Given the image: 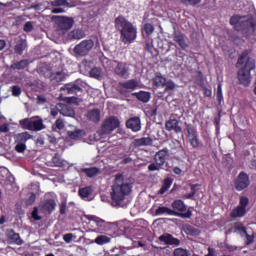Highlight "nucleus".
I'll return each instance as SVG.
<instances>
[{
  "mask_svg": "<svg viewBox=\"0 0 256 256\" xmlns=\"http://www.w3.org/2000/svg\"><path fill=\"white\" fill-rule=\"evenodd\" d=\"M25 49H27V40L20 38L14 46V53L16 55H23Z\"/></svg>",
  "mask_w": 256,
  "mask_h": 256,
  "instance_id": "a878e982",
  "label": "nucleus"
},
{
  "mask_svg": "<svg viewBox=\"0 0 256 256\" xmlns=\"http://www.w3.org/2000/svg\"><path fill=\"white\" fill-rule=\"evenodd\" d=\"M58 109L64 117H74L75 115V110H73L69 105L58 103Z\"/></svg>",
  "mask_w": 256,
  "mask_h": 256,
  "instance_id": "5701e85b",
  "label": "nucleus"
},
{
  "mask_svg": "<svg viewBox=\"0 0 256 256\" xmlns=\"http://www.w3.org/2000/svg\"><path fill=\"white\" fill-rule=\"evenodd\" d=\"M131 189H133V186L129 181L125 180L123 174L116 175L110 193L113 203L121 205L125 201V197L131 193Z\"/></svg>",
  "mask_w": 256,
  "mask_h": 256,
  "instance_id": "7ed1b4c3",
  "label": "nucleus"
},
{
  "mask_svg": "<svg viewBox=\"0 0 256 256\" xmlns=\"http://www.w3.org/2000/svg\"><path fill=\"white\" fill-rule=\"evenodd\" d=\"M247 214V210L242 208L241 206H237L230 212L231 219H237L239 217H245Z\"/></svg>",
  "mask_w": 256,
  "mask_h": 256,
  "instance_id": "7c9ffc66",
  "label": "nucleus"
},
{
  "mask_svg": "<svg viewBox=\"0 0 256 256\" xmlns=\"http://www.w3.org/2000/svg\"><path fill=\"white\" fill-rule=\"evenodd\" d=\"M86 219L88 221H93L96 226L98 227V229H100V231H105V229H107V222H105V220L95 216V215H88L86 216Z\"/></svg>",
  "mask_w": 256,
  "mask_h": 256,
  "instance_id": "4be33fe9",
  "label": "nucleus"
},
{
  "mask_svg": "<svg viewBox=\"0 0 256 256\" xmlns=\"http://www.w3.org/2000/svg\"><path fill=\"white\" fill-rule=\"evenodd\" d=\"M197 187H199V184H191L190 185L191 193H194V195L197 194Z\"/></svg>",
  "mask_w": 256,
  "mask_h": 256,
  "instance_id": "0e129e2a",
  "label": "nucleus"
},
{
  "mask_svg": "<svg viewBox=\"0 0 256 256\" xmlns=\"http://www.w3.org/2000/svg\"><path fill=\"white\" fill-rule=\"evenodd\" d=\"M94 243H96V245H107V243H111V238L105 235H100L95 238Z\"/></svg>",
  "mask_w": 256,
  "mask_h": 256,
  "instance_id": "58836bf2",
  "label": "nucleus"
},
{
  "mask_svg": "<svg viewBox=\"0 0 256 256\" xmlns=\"http://www.w3.org/2000/svg\"><path fill=\"white\" fill-rule=\"evenodd\" d=\"M81 133H83L82 130L68 131V137L74 140L81 139Z\"/></svg>",
  "mask_w": 256,
  "mask_h": 256,
  "instance_id": "79ce46f5",
  "label": "nucleus"
},
{
  "mask_svg": "<svg viewBox=\"0 0 256 256\" xmlns=\"http://www.w3.org/2000/svg\"><path fill=\"white\" fill-rule=\"evenodd\" d=\"M59 113V104H56V107L51 109L50 115H52V117H57Z\"/></svg>",
  "mask_w": 256,
  "mask_h": 256,
  "instance_id": "bf43d9fd",
  "label": "nucleus"
},
{
  "mask_svg": "<svg viewBox=\"0 0 256 256\" xmlns=\"http://www.w3.org/2000/svg\"><path fill=\"white\" fill-rule=\"evenodd\" d=\"M166 131H174V133H183V127L179 125V120L176 118H169L168 121L165 122Z\"/></svg>",
  "mask_w": 256,
  "mask_h": 256,
  "instance_id": "2eb2a0df",
  "label": "nucleus"
},
{
  "mask_svg": "<svg viewBox=\"0 0 256 256\" xmlns=\"http://www.w3.org/2000/svg\"><path fill=\"white\" fill-rule=\"evenodd\" d=\"M251 50H244L238 57L236 67L239 68L241 65H244L238 70V81L240 85L244 87H249L251 85V72L255 71V59L249 57Z\"/></svg>",
  "mask_w": 256,
  "mask_h": 256,
  "instance_id": "f257e3e1",
  "label": "nucleus"
},
{
  "mask_svg": "<svg viewBox=\"0 0 256 256\" xmlns=\"http://www.w3.org/2000/svg\"><path fill=\"white\" fill-rule=\"evenodd\" d=\"M135 147H145L153 145V139L151 137H142L134 140Z\"/></svg>",
  "mask_w": 256,
  "mask_h": 256,
  "instance_id": "c756f323",
  "label": "nucleus"
},
{
  "mask_svg": "<svg viewBox=\"0 0 256 256\" xmlns=\"http://www.w3.org/2000/svg\"><path fill=\"white\" fill-rule=\"evenodd\" d=\"M21 87L19 85H15L12 87V95L13 97H19L21 95Z\"/></svg>",
  "mask_w": 256,
  "mask_h": 256,
  "instance_id": "3c124183",
  "label": "nucleus"
},
{
  "mask_svg": "<svg viewBox=\"0 0 256 256\" xmlns=\"http://www.w3.org/2000/svg\"><path fill=\"white\" fill-rule=\"evenodd\" d=\"M172 211H175L174 217H181L182 219H191L193 217V212L187 210V205L183 200H174L171 204Z\"/></svg>",
  "mask_w": 256,
  "mask_h": 256,
  "instance_id": "39448f33",
  "label": "nucleus"
},
{
  "mask_svg": "<svg viewBox=\"0 0 256 256\" xmlns=\"http://www.w3.org/2000/svg\"><path fill=\"white\" fill-rule=\"evenodd\" d=\"M247 205H249V198L246 196L240 197L238 207H241L242 209H245V211H247Z\"/></svg>",
  "mask_w": 256,
  "mask_h": 256,
  "instance_id": "a18cd8bd",
  "label": "nucleus"
},
{
  "mask_svg": "<svg viewBox=\"0 0 256 256\" xmlns=\"http://www.w3.org/2000/svg\"><path fill=\"white\" fill-rule=\"evenodd\" d=\"M16 146H15V151L17 153H25L26 149H27V145L20 143V142H16Z\"/></svg>",
  "mask_w": 256,
  "mask_h": 256,
  "instance_id": "de8ad7c7",
  "label": "nucleus"
},
{
  "mask_svg": "<svg viewBox=\"0 0 256 256\" xmlns=\"http://www.w3.org/2000/svg\"><path fill=\"white\" fill-rule=\"evenodd\" d=\"M184 5H192V7H195V5H199L201 3V0H181Z\"/></svg>",
  "mask_w": 256,
  "mask_h": 256,
  "instance_id": "6e6d98bb",
  "label": "nucleus"
},
{
  "mask_svg": "<svg viewBox=\"0 0 256 256\" xmlns=\"http://www.w3.org/2000/svg\"><path fill=\"white\" fill-rule=\"evenodd\" d=\"M165 91H173L175 89V82L173 80H166Z\"/></svg>",
  "mask_w": 256,
  "mask_h": 256,
  "instance_id": "8fccbe9b",
  "label": "nucleus"
},
{
  "mask_svg": "<svg viewBox=\"0 0 256 256\" xmlns=\"http://www.w3.org/2000/svg\"><path fill=\"white\" fill-rule=\"evenodd\" d=\"M204 95L205 97H211V95H213V92L211 91V89L205 88Z\"/></svg>",
  "mask_w": 256,
  "mask_h": 256,
  "instance_id": "338daca9",
  "label": "nucleus"
},
{
  "mask_svg": "<svg viewBox=\"0 0 256 256\" xmlns=\"http://www.w3.org/2000/svg\"><path fill=\"white\" fill-rule=\"evenodd\" d=\"M60 207V215H66L67 214V201H62L59 205Z\"/></svg>",
  "mask_w": 256,
  "mask_h": 256,
  "instance_id": "864d4df0",
  "label": "nucleus"
},
{
  "mask_svg": "<svg viewBox=\"0 0 256 256\" xmlns=\"http://www.w3.org/2000/svg\"><path fill=\"white\" fill-rule=\"evenodd\" d=\"M186 131L188 133V143H190L192 149H199V147H201V141L199 140V132H197V128L191 124H188L186 126Z\"/></svg>",
  "mask_w": 256,
  "mask_h": 256,
  "instance_id": "6e6552de",
  "label": "nucleus"
},
{
  "mask_svg": "<svg viewBox=\"0 0 256 256\" xmlns=\"http://www.w3.org/2000/svg\"><path fill=\"white\" fill-rule=\"evenodd\" d=\"M61 91H66L67 95H77V93L83 91V86L76 81L72 84H65V86L61 88Z\"/></svg>",
  "mask_w": 256,
  "mask_h": 256,
  "instance_id": "dca6fc26",
  "label": "nucleus"
},
{
  "mask_svg": "<svg viewBox=\"0 0 256 256\" xmlns=\"http://www.w3.org/2000/svg\"><path fill=\"white\" fill-rule=\"evenodd\" d=\"M90 76H92L94 79H99V77H101V68H92L90 70Z\"/></svg>",
  "mask_w": 256,
  "mask_h": 256,
  "instance_id": "49530a36",
  "label": "nucleus"
},
{
  "mask_svg": "<svg viewBox=\"0 0 256 256\" xmlns=\"http://www.w3.org/2000/svg\"><path fill=\"white\" fill-rule=\"evenodd\" d=\"M173 41H175V43H177L181 49H187L189 47L185 41V34L181 31L174 30Z\"/></svg>",
  "mask_w": 256,
  "mask_h": 256,
  "instance_id": "6ab92c4d",
  "label": "nucleus"
},
{
  "mask_svg": "<svg viewBox=\"0 0 256 256\" xmlns=\"http://www.w3.org/2000/svg\"><path fill=\"white\" fill-rule=\"evenodd\" d=\"M0 133H9V124H3L0 126Z\"/></svg>",
  "mask_w": 256,
  "mask_h": 256,
  "instance_id": "680f3d73",
  "label": "nucleus"
},
{
  "mask_svg": "<svg viewBox=\"0 0 256 256\" xmlns=\"http://www.w3.org/2000/svg\"><path fill=\"white\" fill-rule=\"evenodd\" d=\"M32 219H34V221H41V216H39V208L34 207L32 211Z\"/></svg>",
  "mask_w": 256,
  "mask_h": 256,
  "instance_id": "5fc2aeb1",
  "label": "nucleus"
},
{
  "mask_svg": "<svg viewBox=\"0 0 256 256\" xmlns=\"http://www.w3.org/2000/svg\"><path fill=\"white\" fill-rule=\"evenodd\" d=\"M127 129H131L134 133L137 131H141V118L139 117H132L126 121Z\"/></svg>",
  "mask_w": 256,
  "mask_h": 256,
  "instance_id": "a211bd4d",
  "label": "nucleus"
},
{
  "mask_svg": "<svg viewBox=\"0 0 256 256\" xmlns=\"http://www.w3.org/2000/svg\"><path fill=\"white\" fill-rule=\"evenodd\" d=\"M86 117L93 123H99V121H101V110H99V108L89 110L86 114Z\"/></svg>",
  "mask_w": 256,
  "mask_h": 256,
  "instance_id": "412c9836",
  "label": "nucleus"
},
{
  "mask_svg": "<svg viewBox=\"0 0 256 256\" xmlns=\"http://www.w3.org/2000/svg\"><path fill=\"white\" fill-rule=\"evenodd\" d=\"M152 81L154 87H157V89H159L160 87H165V85L167 84V78L161 75H156Z\"/></svg>",
  "mask_w": 256,
  "mask_h": 256,
  "instance_id": "72a5a7b5",
  "label": "nucleus"
},
{
  "mask_svg": "<svg viewBox=\"0 0 256 256\" xmlns=\"http://www.w3.org/2000/svg\"><path fill=\"white\" fill-rule=\"evenodd\" d=\"M173 173L175 175H181V173H183V170H181V168L176 166V167L173 168Z\"/></svg>",
  "mask_w": 256,
  "mask_h": 256,
  "instance_id": "69168bd1",
  "label": "nucleus"
},
{
  "mask_svg": "<svg viewBox=\"0 0 256 256\" xmlns=\"http://www.w3.org/2000/svg\"><path fill=\"white\" fill-rule=\"evenodd\" d=\"M7 243L9 245H23L25 241L21 239V235L15 232L13 229H9L6 231Z\"/></svg>",
  "mask_w": 256,
  "mask_h": 256,
  "instance_id": "ddd939ff",
  "label": "nucleus"
},
{
  "mask_svg": "<svg viewBox=\"0 0 256 256\" xmlns=\"http://www.w3.org/2000/svg\"><path fill=\"white\" fill-rule=\"evenodd\" d=\"M99 168L97 167H91V168H82L81 172L85 173L86 177H95V175H98L99 173Z\"/></svg>",
  "mask_w": 256,
  "mask_h": 256,
  "instance_id": "e433bc0d",
  "label": "nucleus"
},
{
  "mask_svg": "<svg viewBox=\"0 0 256 256\" xmlns=\"http://www.w3.org/2000/svg\"><path fill=\"white\" fill-rule=\"evenodd\" d=\"M216 97H217L218 105H221V103H223V86L221 85V83H219L217 86Z\"/></svg>",
  "mask_w": 256,
  "mask_h": 256,
  "instance_id": "a19ab883",
  "label": "nucleus"
},
{
  "mask_svg": "<svg viewBox=\"0 0 256 256\" xmlns=\"http://www.w3.org/2000/svg\"><path fill=\"white\" fill-rule=\"evenodd\" d=\"M118 87L120 88V91L123 92L125 89L126 91H135L137 87H139V82L135 79H130L128 81L119 82Z\"/></svg>",
  "mask_w": 256,
  "mask_h": 256,
  "instance_id": "f3484780",
  "label": "nucleus"
},
{
  "mask_svg": "<svg viewBox=\"0 0 256 256\" xmlns=\"http://www.w3.org/2000/svg\"><path fill=\"white\" fill-rule=\"evenodd\" d=\"M93 47H95V42L93 40H82L74 47L73 52L76 57H87L93 50Z\"/></svg>",
  "mask_w": 256,
  "mask_h": 256,
  "instance_id": "423d86ee",
  "label": "nucleus"
},
{
  "mask_svg": "<svg viewBox=\"0 0 256 256\" xmlns=\"http://www.w3.org/2000/svg\"><path fill=\"white\" fill-rule=\"evenodd\" d=\"M138 101H141L142 103H149L151 101V93L140 91L133 94Z\"/></svg>",
  "mask_w": 256,
  "mask_h": 256,
  "instance_id": "c85d7f7f",
  "label": "nucleus"
},
{
  "mask_svg": "<svg viewBox=\"0 0 256 256\" xmlns=\"http://www.w3.org/2000/svg\"><path fill=\"white\" fill-rule=\"evenodd\" d=\"M52 13H65V9H63V8H54V9H52Z\"/></svg>",
  "mask_w": 256,
  "mask_h": 256,
  "instance_id": "774afa93",
  "label": "nucleus"
},
{
  "mask_svg": "<svg viewBox=\"0 0 256 256\" xmlns=\"http://www.w3.org/2000/svg\"><path fill=\"white\" fill-rule=\"evenodd\" d=\"M27 67H29V61L27 59H22L10 65L12 71H23V69H27Z\"/></svg>",
  "mask_w": 256,
  "mask_h": 256,
  "instance_id": "393cba45",
  "label": "nucleus"
},
{
  "mask_svg": "<svg viewBox=\"0 0 256 256\" xmlns=\"http://www.w3.org/2000/svg\"><path fill=\"white\" fill-rule=\"evenodd\" d=\"M65 243H71L73 241V234L68 233L63 236Z\"/></svg>",
  "mask_w": 256,
  "mask_h": 256,
  "instance_id": "052dcab7",
  "label": "nucleus"
},
{
  "mask_svg": "<svg viewBox=\"0 0 256 256\" xmlns=\"http://www.w3.org/2000/svg\"><path fill=\"white\" fill-rule=\"evenodd\" d=\"M114 27L120 33V41L124 45L131 44L137 39V27L133 25L125 16L119 15L114 20Z\"/></svg>",
  "mask_w": 256,
  "mask_h": 256,
  "instance_id": "f03ea898",
  "label": "nucleus"
},
{
  "mask_svg": "<svg viewBox=\"0 0 256 256\" xmlns=\"http://www.w3.org/2000/svg\"><path fill=\"white\" fill-rule=\"evenodd\" d=\"M83 37H85V34L82 30L79 29L73 30L68 34V39H70V41H75L76 39H83Z\"/></svg>",
  "mask_w": 256,
  "mask_h": 256,
  "instance_id": "c9c22d12",
  "label": "nucleus"
},
{
  "mask_svg": "<svg viewBox=\"0 0 256 256\" xmlns=\"http://www.w3.org/2000/svg\"><path fill=\"white\" fill-rule=\"evenodd\" d=\"M33 136L29 132H21L14 135L15 143H23L26 144L29 139H32Z\"/></svg>",
  "mask_w": 256,
  "mask_h": 256,
  "instance_id": "bb28decb",
  "label": "nucleus"
},
{
  "mask_svg": "<svg viewBox=\"0 0 256 256\" xmlns=\"http://www.w3.org/2000/svg\"><path fill=\"white\" fill-rule=\"evenodd\" d=\"M249 175L245 172H240L236 180L234 181L236 191H243V189H247L250 185Z\"/></svg>",
  "mask_w": 256,
  "mask_h": 256,
  "instance_id": "9b49d317",
  "label": "nucleus"
},
{
  "mask_svg": "<svg viewBox=\"0 0 256 256\" xmlns=\"http://www.w3.org/2000/svg\"><path fill=\"white\" fill-rule=\"evenodd\" d=\"M35 199H37V195H35V193H31L29 198L26 200V205H33L35 203Z\"/></svg>",
  "mask_w": 256,
  "mask_h": 256,
  "instance_id": "13d9d810",
  "label": "nucleus"
},
{
  "mask_svg": "<svg viewBox=\"0 0 256 256\" xmlns=\"http://www.w3.org/2000/svg\"><path fill=\"white\" fill-rule=\"evenodd\" d=\"M171 185H173V179H171L169 177L165 178L160 190L158 191V194L165 195V193H167V191H169V189H171Z\"/></svg>",
  "mask_w": 256,
  "mask_h": 256,
  "instance_id": "2f4dec72",
  "label": "nucleus"
},
{
  "mask_svg": "<svg viewBox=\"0 0 256 256\" xmlns=\"http://www.w3.org/2000/svg\"><path fill=\"white\" fill-rule=\"evenodd\" d=\"M78 194H79V197H81V199H83V201H91V199H89V197H91V195H93V187L86 186L84 188H80L78 190Z\"/></svg>",
  "mask_w": 256,
  "mask_h": 256,
  "instance_id": "b1692460",
  "label": "nucleus"
},
{
  "mask_svg": "<svg viewBox=\"0 0 256 256\" xmlns=\"http://www.w3.org/2000/svg\"><path fill=\"white\" fill-rule=\"evenodd\" d=\"M52 7H65L68 5L67 0H54L51 2Z\"/></svg>",
  "mask_w": 256,
  "mask_h": 256,
  "instance_id": "09e8293b",
  "label": "nucleus"
},
{
  "mask_svg": "<svg viewBox=\"0 0 256 256\" xmlns=\"http://www.w3.org/2000/svg\"><path fill=\"white\" fill-rule=\"evenodd\" d=\"M198 79H197V83L198 85H201L203 83V72L198 71Z\"/></svg>",
  "mask_w": 256,
  "mask_h": 256,
  "instance_id": "e2e57ef3",
  "label": "nucleus"
},
{
  "mask_svg": "<svg viewBox=\"0 0 256 256\" xmlns=\"http://www.w3.org/2000/svg\"><path fill=\"white\" fill-rule=\"evenodd\" d=\"M155 213L156 215H170V216L177 215L175 211H172V209L167 206H159L156 209Z\"/></svg>",
  "mask_w": 256,
  "mask_h": 256,
  "instance_id": "473e14b6",
  "label": "nucleus"
},
{
  "mask_svg": "<svg viewBox=\"0 0 256 256\" xmlns=\"http://www.w3.org/2000/svg\"><path fill=\"white\" fill-rule=\"evenodd\" d=\"M42 207L44 211H47L49 215H51V213H53V211H55L57 208V202H55V199H48L45 200Z\"/></svg>",
  "mask_w": 256,
  "mask_h": 256,
  "instance_id": "cd10ccee",
  "label": "nucleus"
},
{
  "mask_svg": "<svg viewBox=\"0 0 256 256\" xmlns=\"http://www.w3.org/2000/svg\"><path fill=\"white\" fill-rule=\"evenodd\" d=\"M48 167H65L66 162L61 158V154L55 153L51 161L47 162Z\"/></svg>",
  "mask_w": 256,
  "mask_h": 256,
  "instance_id": "aec40b11",
  "label": "nucleus"
},
{
  "mask_svg": "<svg viewBox=\"0 0 256 256\" xmlns=\"http://www.w3.org/2000/svg\"><path fill=\"white\" fill-rule=\"evenodd\" d=\"M31 124H32V120H29V118L20 120L21 127L23 129H27L28 131H31Z\"/></svg>",
  "mask_w": 256,
  "mask_h": 256,
  "instance_id": "37998d69",
  "label": "nucleus"
},
{
  "mask_svg": "<svg viewBox=\"0 0 256 256\" xmlns=\"http://www.w3.org/2000/svg\"><path fill=\"white\" fill-rule=\"evenodd\" d=\"M43 129H45L43 119L32 120L30 131H43Z\"/></svg>",
  "mask_w": 256,
  "mask_h": 256,
  "instance_id": "f704fd0d",
  "label": "nucleus"
},
{
  "mask_svg": "<svg viewBox=\"0 0 256 256\" xmlns=\"http://www.w3.org/2000/svg\"><path fill=\"white\" fill-rule=\"evenodd\" d=\"M173 256H191V251L184 249L182 247L175 248L173 251Z\"/></svg>",
  "mask_w": 256,
  "mask_h": 256,
  "instance_id": "ea45409f",
  "label": "nucleus"
},
{
  "mask_svg": "<svg viewBox=\"0 0 256 256\" xmlns=\"http://www.w3.org/2000/svg\"><path fill=\"white\" fill-rule=\"evenodd\" d=\"M51 20L55 23L59 31H69V29H71L75 23L73 18H69L67 16L54 15L51 17Z\"/></svg>",
  "mask_w": 256,
  "mask_h": 256,
  "instance_id": "0eeeda50",
  "label": "nucleus"
},
{
  "mask_svg": "<svg viewBox=\"0 0 256 256\" xmlns=\"http://www.w3.org/2000/svg\"><path fill=\"white\" fill-rule=\"evenodd\" d=\"M52 129L55 131L56 129H58L59 131L65 129V122H63V119L59 118L55 121L54 126L52 127Z\"/></svg>",
  "mask_w": 256,
  "mask_h": 256,
  "instance_id": "c03bdc74",
  "label": "nucleus"
},
{
  "mask_svg": "<svg viewBox=\"0 0 256 256\" xmlns=\"http://www.w3.org/2000/svg\"><path fill=\"white\" fill-rule=\"evenodd\" d=\"M115 63L114 74L117 75V77H121V79H129V75H131L129 72V64L127 62L119 61H115Z\"/></svg>",
  "mask_w": 256,
  "mask_h": 256,
  "instance_id": "9d476101",
  "label": "nucleus"
},
{
  "mask_svg": "<svg viewBox=\"0 0 256 256\" xmlns=\"http://www.w3.org/2000/svg\"><path fill=\"white\" fill-rule=\"evenodd\" d=\"M158 239L165 245H173L174 247H179V245H181V240L175 238L172 234L169 233L162 234Z\"/></svg>",
  "mask_w": 256,
  "mask_h": 256,
  "instance_id": "4468645a",
  "label": "nucleus"
},
{
  "mask_svg": "<svg viewBox=\"0 0 256 256\" xmlns=\"http://www.w3.org/2000/svg\"><path fill=\"white\" fill-rule=\"evenodd\" d=\"M23 31H25V33H31V31H33V23L31 21L26 22Z\"/></svg>",
  "mask_w": 256,
  "mask_h": 256,
  "instance_id": "603ef678",
  "label": "nucleus"
},
{
  "mask_svg": "<svg viewBox=\"0 0 256 256\" xmlns=\"http://www.w3.org/2000/svg\"><path fill=\"white\" fill-rule=\"evenodd\" d=\"M230 25H233L236 31H245L247 27H253V23L249 22V20L241 21V17L237 15L230 18Z\"/></svg>",
  "mask_w": 256,
  "mask_h": 256,
  "instance_id": "f8f14e48",
  "label": "nucleus"
},
{
  "mask_svg": "<svg viewBox=\"0 0 256 256\" xmlns=\"http://www.w3.org/2000/svg\"><path fill=\"white\" fill-rule=\"evenodd\" d=\"M144 49H145V51H147L148 53H153V49H155V48L153 47V42H151V41H146V42H145Z\"/></svg>",
  "mask_w": 256,
  "mask_h": 256,
  "instance_id": "4d7b16f0",
  "label": "nucleus"
},
{
  "mask_svg": "<svg viewBox=\"0 0 256 256\" xmlns=\"http://www.w3.org/2000/svg\"><path fill=\"white\" fill-rule=\"evenodd\" d=\"M169 148H163L155 153L154 162L148 165V171H159L167 163Z\"/></svg>",
  "mask_w": 256,
  "mask_h": 256,
  "instance_id": "20e7f679",
  "label": "nucleus"
},
{
  "mask_svg": "<svg viewBox=\"0 0 256 256\" xmlns=\"http://www.w3.org/2000/svg\"><path fill=\"white\" fill-rule=\"evenodd\" d=\"M120 125H121V122L117 117L110 116L109 118L104 120L101 127V131L103 135H109L110 133H113L115 129H118Z\"/></svg>",
  "mask_w": 256,
  "mask_h": 256,
  "instance_id": "1a4fd4ad",
  "label": "nucleus"
},
{
  "mask_svg": "<svg viewBox=\"0 0 256 256\" xmlns=\"http://www.w3.org/2000/svg\"><path fill=\"white\" fill-rule=\"evenodd\" d=\"M142 33H145L147 37H151L152 33H155V26L151 23H146L142 27Z\"/></svg>",
  "mask_w": 256,
  "mask_h": 256,
  "instance_id": "4c0bfd02",
  "label": "nucleus"
}]
</instances>
